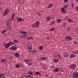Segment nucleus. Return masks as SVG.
Wrapping results in <instances>:
<instances>
[{
	"label": "nucleus",
	"instance_id": "26",
	"mask_svg": "<svg viewBox=\"0 0 78 78\" xmlns=\"http://www.w3.org/2000/svg\"><path fill=\"white\" fill-rule=\"evenodd\" d=\"M63 8H64L65 9L66 8H68V5L66 4L63 6Z\"/></svg>",
	"mask_w": 78,
	"mask_h": 78
},
{
	"label": "nucleus",
	"instance_id": "59",
	"mask_svg": "<svg viewBox=\"0 0 78 78\" xmlns=\"http://www.w3.org/2000/svg\"><path fill=\"white\" fill-rule=\"evenodd\" d=\"M54 67H55V66H54Z\"/></svg>",
	"mask_w": 78,
	"mask_h": 78
},
{
	"label": "nucleus",
	"instance_id": "48",
	"mask_svg": "<svg viewBox=\"0 0 78 78\" xmlns=\"http://www.w3.org/2000/svg\"><path fill=\"white\" fill-rule=\"evenodd\" d=\"M72 5H71V7H72V8H73V6H74V5H73L74 4H73V3H72Z\"/></svg>",
	"mask_w": 78,
	"mask_h": 78
},
{
	"label": "nucleus",
	"instance_id": "32",
	"mask_svg": "<svg viewBox=\"0 0 78 78\" xmlns=\"http://www.w3.org/2000/svg\"><path fill=\"white\" fill-rule=\"evenodd\" d=\"M28 74H29V75H33V72H29L28 73Z\"/></svg>",
	"mask_w": 78,
	"mask_h": 78
},
{
	"label": "nucleus",
	"instance_id": "41",
	"mask_svg": "<svg viewBox=\"0 0 78 78\" xmlns=\"http://www.w3.org/2000/svg\"><path fill=\"white\" fill-rule=\"evenodd\" d=\"M73 44L74 45H76V41H74L73 42Z\"/></svg>",
	"mask_w": 78,
	"mask_h": 78
},
{
	"label": "nucleus",
	"instance_id": "35",
	"mask_svg": "<svg viewBox=\"0 0 78 78\" xmlns=\"http://www.w3.org/2000/svg\"><path fill=\"white\" fill-rule=\"evenodd\" d=\"M32 64H33V63L32 62H29L28 63L29 66H31Z\"/></svg>",
	"mask_w": 78,
	"mask_h": 78
},
{
	"label": "nucleus",
	"instance_id": "19",
	"mask_svg": "<svg viewBox=\"0 0 78 78\" xmlns=\"http://www.w3.org/2000/svg\"><path fill=\"white\" fill-rule=\"evenodd\" d=\"M52 6H53V4H49L48 5V8H52Z\"/></svg>",
	"mask_w": 78,
	"mask_h": 78
},
{
	"label": "nucleus",
	"instance_id": "40",
	"mask_svg": "<svg viewBox=\"0 0 78 78\" xmlns=\"http://www.w3.org/2000/svg\"><path fill=\"white\" fill-rule=\"evenodd\" d=\"M45 59H46V58H45L44 57H43L41 58V59H43V60H45Z\"/></svg>",
	"mask_w": 78,
	"mask_h": 78
},
{
	"label": "nucleus",
	"instance_id": "15",
	"mask_svg": "<svg viewBox=\"0 0 78 78\" xmlns=\"http://www.w3.org/2000/svg\"><path fill=\"white\" fill-rule=\"evenodd\" d=\"M28 48L30 50H32V49H33V46H32L31 44H30L29 45H28Z\"/></svg>",
	"mask_w": 78,
	"mask_h": 78
},
{
	"label": "nucleus",
	"instance_id": "57",
	"mask_svg": "<svg viewBox=\"0 0 78 78\" xmlns=\"http://www.w3.org/2000/svg\"><path fill=\"white\" fill-rule=\"evenodd\" d=\"M9 58H10V59H11V57H9Z\"/></svg>",
	"mask_w": 78,
	"mask_h": 78
},
{
	"label": "nucleus",
	"instance_id": "50",
	"mask_svg": "<svg viewBox=\"0 0 78 78\" xmlns=\"http://www.w3.org/2000/svg\"><path fill=\"white\" fill-rule=\"evenodd\" d=\"M27 77H29V78H31V76L29 75V76H27Z\"/></svg>",
	"mask_w": 78,
	"mask_h": 78
},
{
	"label": "nucleus",
	"instance_id": "20",
	"mask_svg": "<svg viewBox=\"0 0 78 78\" xmlns=\"http://www.w3.org/2000/svg\"><path fill=\"white\" fill-rule=\"evenodd\" d=\"M21 34H27V32L23 31H20Z\"/></svg>",
	"mask_w": 78,
	"mask_h": 78
},
{
	"label": "nucleus",
	"instance_id": "52",
	"mask_svg": "<svg viewBox=\"0 0 78 78\" xmlns=\"http://www.w3.org/2000/svg\"><path fill=\"white\" fill-rule=\"evenodd\" d=\"M76 2H78V0H76Z\"/></svg>",
	"mask_w": 78,
	"mask_h": 78
},
{
	"label": "nucleus",
	"instance_id": "34",
	"mask_svg": "<svg viewBox=\"0 0 78 78\" xmlns=\"http://www.w3.org/2000/svg\"><path fill=\"white\" fill-rule=\"evenodd\" d=\"M42 48H43V47L42 46H40V47L39 50H42Z\"/></svg>",
	"mask_w": 78,
	"mask_h": 78
},
{
	"label": "nucleus",
	"instance_id": "3",
	"mask_svg": "<svg viewBox=\"0 0 78 78\" xmlns=\"http://www.w3.org/2000/svg\"><path fill=\"white\" fill-rule=\"evenodd\" d=\"M17 48V47L16 46H12L9 49L10 50H12V51H14V50H16V49Z\"/></svg>",
	"mask_w": 78,
	"mask_h": 78
},
{
	"label": "nucleus",
	"instance_id": "28",
	"mask_svg": "<svg viewBox=\"0 0 78 78\" xmlns=\"http://www.w3.org/2000/svg\"><path fill=\"white\" fill-rule=\"evenodd\" d=\"M64 56L65 58H67V57H68V54H65L63 55Z\"/></svg>",
	"mask_w": 78,
	"mask_h": 78
},
{
	"label": "nucleus",
	"instance_id": "21",
	"mask_svg": "<svg viewBox=\"0 0 78 78\" xmlns=\"http://www.w3.org/2000/svg\"><path fill=\"white\" fill-rule=\"evenodd\" d=\"M27 40H30V39H33V38L31 37H27Z\"/></svg>",
	"mask_w": 78,
	"mask_h": 78
},
{
	"label": "nucleus",
	"instance_id": "49",
	"mask_svg": "<svg viewBox=\"0 0 78 78\" xmlns=\"http://www.w3.org/2000/svg\"><path fill=\"white\" fill-rule=\"evenodd\" d=\"M45 58H46L45 59H46V60H48V58L46 57H45Z\"/></svg>",
	"mask_w": 78,
	"mask_h": 78
},
{
	"label": "nucleus",
	"instance_id": "46",
	"mask_svg": "<svg viewBox=\"0 0 78 78\" xmlns=\"http://www.w3.org/2000/svg\"><path fill=\"white\" fill-rule=\"evenodd\" d=\"M0 75H1V76L2 77V76H4V75L5 74H1Z\"/></svg>",
	"mask_w": 78,
	"mask_h": 78
},
{
	"label": "nucleus",
	"instance_id": "8",
	"mask_svg": "<svg viewBox=\"0 0 78 78\" xmlns=\"http://www.w3.org/2000/svg\"><path fill=\"white\" fill-rule=\"evenodd\" d=\"M70 67L72 69H75L76 67V65L75 64H72L70 66Z\"/></svg>",
	"mask_w": 78,
	"mask_h": 78
},
{
	"label": "nucleus",
	"instance_id": "39",
	"mask_svg": "<svg viewBox=\"0 0 78 78\" xmlns=\"http://www.w3.org/2000/svg\"><path fill=\"white\" fill-rule=\"evenodd\" d=\"M25 38L27 37V36H28V34H25Z\"/></svg>",
	"mask_w": 78,
	"mask_h": 78
},
{
	"label": "nucleus",
	"instance_id": "45",
	"mask_svg": "<svg viewBox=\"0 0 78 78\" xmlns=\"http://www.w3.org/2000/svg\"><path fill=\"white\" fill-rule=\"evenodd\" d=\"M58 57L59 59H61V55H59V54H58Z\"/></svg>",
	"mask_w": 78,
	"mask_h": 78
},
{
	"label": "nucleus",
	"instance_id": "24",
	"mask_svg": "<svg viewBox=\"0 0 78 78\" xmlns=\"http://www.w3.org/2000/svg\"><path fill=\"white\" fill-rule=\"evenodd\" d=\"M8 43L9 44H11V45H13L14 44V43L12 41H10V42H9Z\"/></svg>",
	"mask_w": 78,
	"mask_h": 78
},
{
	"label": "nucleus",
	"instance_id": "56",
	"mask_svg": "<svg viewBox=\"0 0 78 78\" xmlns=\"http://www.w3.org/2000/svg\"><path fill=\"white\" fill-rule=\"evenodd\" d=\"M2 77L1 76V75H0V78H1Z\"/></svg>",
	"mask_w": 78,
	"mask_h": 78
},
{
	"label": "nucleus",
	"instance_id": "12",
	"mask_svg": "<svg viewBox=\"0 0 78 78\" xmlns=\"http://www.w3.org/2000/svg\"><path fill=\"white\" fill-rule=\"evenodd\" d=\"M67 20L68 21V22H69V23H73V20H72L71 19H70L69 18H68L67 19Z\"/></svg>",
	"mask_w": 78,
	"mask_h": 78
},
{
	"label": "nucleus",
	"instance_id": "43",
	"mask_svg": "<svg viewBox=\"0 0 78 78\" xmlns=\"http://www.w3.org/2000/svg\"><path fill=\"white\" fill-rule=\"evenodd\" d=\"M76 11H78V7H76Z\"/></svg>",
	"mask_w": 78,
	"mask_h": 78
},
{
	"label": "nucleus",
	"instance_id": "6",
	"mask_svg": "<svg viewBox=\"0 0 78 78\" xmlns=\"http://www.w3.org/2000/svg\"><path fill=\"white\" fill-rule=\"evenodd\" d=\"M10 45H11L8 43L4 44V46L5 48H9V47H10Z\"/></svg>",
	"mask_w": 78,
	"mask_h": 78
},
{
	"label": "nucleus",
	"instance_id": "42",
	"mask_svg": "<svg viewBox=\"0 0 78 78\" xmlns=\"http://www.w3.org/2000/svg\"><path fill=\"white\" fill-rule=\"evenodd\" d=\"M50 31H54V29L53 28H51L50 29Z\"/></svg>",
	"mask_w": 78,
	"mask_h": 78
},
{
	"label": "nucleus",
	"instance_id": "4",
	"mask_svg": "<svg viewBox=\"0 0 78 78\" xmlns=\"http://www.w3.org/2000/svg\"><path fill=\"white\" fill-rule=\"evenodd\" d=\"M66 39L67 41H69V40H72V37L71 36H67L66 37Z\"/></svg>",
	"mask_w": 78,
	"mask_h": 78
},
{
	"label": "nucleus",
	"instance_id": "22",
	"mask_svg": "<svg viewBox=\"0 0 78 78\" xmlns=\"http://www.w3.org/2000/svg\"><path fill=\"white\" fill-rule=\"evenodd\" d=\"M59 60L58 59H54L53 60V62H58Z\"/></svg>",
	"mask_w": 78,
	"mask_h": 78
},
{
	"label": "nucleus",
	"instance_id": "9",
	"mask_svg": "<svg viewBox=\"0 0 78 78\" xmlns=\"http://www.w3.org/2000/svg\"><path fill=\"white\" fill-rule=\"evenodd\" d=\"M39 25H40V22L39 21H37L35 23V25L37 28H38L39 27Z\"/></svg>",
	"mask_w": 78,
	"mask_h": 78
},
{
	"label": "nucleus",
	"instance_id": "29",
	"mask_svg": "<svg viewBox=\"0 0 78 78\" xmlns=\"http://www.w3.org/2000/svg\"><path fill=\"white\" fill-rule=\"evenodd\" d=\"M46 19L48 21H49V20L50 19V16H47Z\"/></svg>",
	"mask_w": 78,
	"mask_h": 78
},
{
	"label": "nucleus",
	"instance_id": "7",
	"mask_svg": "<svg viewBox=\"0 0 78 78\" xmlns=\"http://www.w3.org/2000/svg\"><path fill=\"white\" fill-rule=\"evenodd\" d=\"M23 20H24L21 17H19L17 19V22H23Z\"/></svg>",
	"mask_w": 78,
	"mask_h": 78
},
{
	"label": "nucleus",
	"instance_id": "33",
	"mask_svg": "<svg viewBox=\"0 0 78 78\" xmlns=\"http://www.w3.org/2000/svg\"><path fill=\"white\" fill-rule=\"evenodd\" d=\"M35 75H40V73H39V72L37 71L35 73Z\"/></svg>",
	"mask_w": 78,
	"mask_h": 78
},
{
	"label": "nucleus",
	"instance_id": "23",
	"mask_svg": "<svg viewBox=\"0 0 78 78\" xmlns=\"http://www.w3.org/2000/svg\"><path fill=\"white\" fill-rule=\"evenodd\" d=\"M75 56V55L74 54H72L70 55V57L71 58H74Z\"/></svg>",
	"mask_w": 78,
	"mask_h": 78
},
{
	"label": "nucleus",
	"instance_id": "30",
	"mask_svg": "<svg viewBox=\"0 0 78 78\" xmlns=\"http://www.w3.org/2000/svg\"><path fill=\"white\" fill-rule=\"evenodd\" d=\"M24 62H25V63L27 64L28 63V60H24Z\"/></svg>",
	"mask_w": 78,
	"mask_h": 78
},
{
	"label": "nucleus",
	"instance_id": "37",
	"mask_svg": "<svg viewBox=\"0 0 78 78\" xmlns=\"http://www.w3.org/2000/svg\"><path fill=\"white\" fill-rule=\"evenodd\" d=\"M28 62H31V60L30 59V58L28 59L27 60Z\"/></svg>",
	"mask_w": 78,
	"mask_h": 78
},
{
	"label": "nucleus",
	"instance_id": "11",
	"mask_svg": "<svg viewBox=\"0 0 78 78\" xmlns=\"http://www.w3.org/2000/svg\"><path fill=\"white\" fill-rule=\"evenodd\" d=\"M61 12L63 13L65 12V9L63 7L61 9Z\"/></svg>",
	"mask_w": 78,
	"mask_h": 78
},
{
	"label": "nucleus",
	"instance_id": "44",
	"mask_svg": "<svg viewBox=\"0 0 78 78\" xmlns=\"http://www.w3.org/2000/svg\"><path fill=\"white\" fill-rule=\"evenodd\" d=\"M37 16H41L40 13H37Z\"/></svg>",
	"mask_w": 78,
	"mask_h": 78
},
{
	"label": "nucleus",
	"instance_id": "36",
	"mask_svg": "<svg viewBox=\"0 0 78 78\" xmlns=\"http://www.w3.org/2000/svg\"><path fill=\"white\" fill-rule=\"evenodd\" d=\"M35 52H36V50H33L32 51V53L33 54H34L35 53Z\"/></svg>",
	"mask_w": 78,
	"mask_h": 78
},
{
	"label": "nucleus",
	"instance_id": "58",
	"mask_svg": "<svg viewBox=\"0 0 78 78\" xmlns=\"http://www.w3.org/2000/svg\"><path fill=\"white\" fill-rule=\"evenodd\" d=\"M58 78H60V77H58Z\"/></svg>",
	"mask_w": 78,
	"mask_h": 78
},
{
	"label": "nucleus",
	"instance_id": "14",
	"mask_svg": "<svg viewBox=\"0 0 78 78\" xmlns=\"http://www.w3.org/2000/svg\"><path fill=\"white\" fill-rule=\"evenodd\" d=\"M59 69L56 68L54 69V72H59Z\"/></svg>",
	"mask_w": 78,
	"mask_h": 78
},
{
	"label": "nucleus",
	"instance_id": "53",
	"mask_svg": "<svg viewBox=\"0 0 78 78\" xmlns=\"http://www.w3.org/2000/svg\"><path fill=\"white\" fill-rule=\"evenodd\" d=\"M2 78H5V77H2Z\"/></svg>",
	"mask_w": 78,
	"mask_h": 78
},
{
	"label": "nucleus",
	"instance_id": "25",
	"mask_svg": "<svg viewBox=\"0 0 78 78\" xmlns=\"http://www.w3.org/2000/svg\"><path fill=\"white\" fill-rule=\"evenodd\" d=\"M14 16H15V14H14V13H12V20H13L14 19Z\"/></svg>",
	"mask_w": 78,
	"mask_h": 78
},
{
	"label": "nucleus",
	"instance_id": "5",
	"mask_svg": "<svg viewBox=\"0 0 78 78\" xmlns=\"http://www.w3.org/2000/svg\"><path fill=\"white\" fill-rule=\"evenodd\" d=\"M2 62L4 64H6L8 62V59L6 58H3L2 59Z\"/></svg>",
	"mask_w": 78,
	"mask_h": 78
},
{
	"label": "nucleus",
	"instance_id": "10",
	"mask_svg": "<svg viewBox=\"0 0 78 78\" xmlns=\"http://www.w3.org/2000/svg\"><path fill=\"white\" fill-rule=\"evenodd\" d=\"M14 55L15 56L16 58H20V54L17 53H16Z\"/></svg>",
	"mask_w": 78,
	"mask_h": 78
},
{
	"label": "nucleus",
	"instance_id": "2",
	"mask_svg": "<svg viewBox=\"0 0 78 78\" xmlns=\"http://www.w3.org/2000/svg\"><path fill=\"white\" fill-rule=\"evenodd\" d=\"M73 76L74 78H78V73L74 72L73 74Z\"/></svg>",
	"mask_w": 78,
	"mask_h": 78
},
{
	"label": "nucleus",
	"instance_id": "54",
	"mask_svg": "<svg viewBox=\"0 0 78 78\" xmlns=\"http://www.w3.org/2000/svg\"><path fill=\"white\" fill-rule=\"evenodd\" d=\"M67 19V17H66V19Z\"/></svg>",
	"mask_w": 78,
	"mask_h": 78
},
{
	"label": "nucleus",
	"instance_id": "18",
	"mask_svg": "<svg viewBox=\"0 0 78 78\" xmlns=\"http://www.w3.org/2000/svg\"><path fill=\"white\" fill-rule=\"evenodd\" d=\"M55 21H52L50 23V24L51 25H55Z\"/></svg>",
	"mask_w": 78,
	"mask_h": 78
},
{
	"label": "nucleus",
	"instance_id": "17",
	"mask_svg": "<svg viewBox=\"0 0 78 78\" xmlns=\"http://www.w3.org/2000/svg\"><path fill=\"white\" fill-rule=\"evenodd\" d=\"M56 22L58 23H59L61 22V19H58L56 20Z\"/></svg>",
	"mask_w": 78,
	"mask_h": 78
},
{
	"label": "nucleus",
	"instance_id": "16",
	"mask_svg": "<svg viewBox=\"0 0 78 78\" xmlns=\"http://www.w3.org/2000/svg\"><path fill=\"white\" fill-rule=\"evenodd\" d=\"M13 42L15 43V44H19V42L18 40H17L16 39H14L13 40Z\"/></svg>",
	"mask_w": 78,
	"mask_h": 78
},
{
	"label": "nucleus",
	"instance_id": "55",
	"mask_svg": "<svg viewBox=\"0 0 78 78\" xmlns=\"http://www.w3.org/2000/svg\"><path fill=\"white\" fill-rule=\"evenodd\" d=\"M47 39L48 40V39H49V38H47Z\"/></svg>",
	"mask_w": 78,
	"mask_h": 78
},
{
	"label": "nucleus",
	"instance_id": "1",
	"mask_svg": "<svg viewBox=\"0 0 78 78\" xmlns=\"http://www.w3.org/2000/svg\"><path fill=\"white\" fill-rule=\"evenodd\" d=\"M10 10L8 8H6L4 10V14L5 16H7V14H8Z\"/></svg>",
	"mask_w": 78,
	"mask_h": 78
},
{
	"label": "nucleus",
	"instance_id": "27",
	"mask_svg": "<svg viewBox=\"0 0 78 78\" xmlns=\"http://www.w3.org/2000/svg\"><path fill=\"white\" fill-rule=\"evenodd\" d=\"M1 32L2 34H5L6 32V30H5L4 31H2Z\"/></svg>",
	"mask_w": 78,
	"mask_h": 78
},
{
	"label": "nucleus",
	"instance_id": "38",
	"mask_svg": "<svg viewBox=\"0 0 78 78\" xmlns=\"http://www.w3.org/2000/svg\"><path fill=\"white\" fill-rule=\"evenodd\" d=\"M7 28H9V29H10V28H11V27H10V26H9V25H8V24H7Z\"/></svg>",
	"mask_w": 78,
	"mask_h": 78
},
{
	"label": "nucleus",
	"instance_id": "31",
	"mask_svg": "<svg viewBox=\"0 0 78 78\" xmlns=\"http://www.w3.org/2000/svg\"><path fill=\"white\" fill-rule=\"evenodd\" d=\"M15 67L16 68H19L20 67V66L19 64H16L15 65Z\"/></svg>",
	"mask_w": 78,
	"mask_h": 78
},
{
	"label": "nucleus",
	"instance_id": "51",
	"mask_svg": "<svg viewBox=\"0 0 78 78\" xmlns=\"http://www.w3.org/2000/svg\"><path fill=\"white\" fill-rule=\"evenodd\" d=\"M49 78H54L52 77V76H50L49 77Z\"/></svg>",
	"mask_w": 78,
	"mask_h": 78
},
{
	"label": "nucleus",
	"instance_id": "47",
	"mask_svg": "<svg viewBox=\"0 0 78 78\" xmlns=\"http://www.w3.org/2000/svg\"><path fill=\"white\" fill-rule=\"evenodd\" d=\"M69 1V0H64V2H67Z\"/></svg>",
	"mask_w": 78,
	"mask_h": 78
},
{
	"label": "nucleus",
	"instance_id": "13",
	"mask_svg": "<svg viewBox=\"0 0 78 78\" xmlns=\"http://www.w3.org/2000/svg\"><path fill=\"white\" fill-rule=\"evenodd\" d=\"M20 37L21 39H24L25 38V34H23L20 35Z\"/></svg>",
	"mask_w": 78,
	"mask_h": 78
}]
</instances>
